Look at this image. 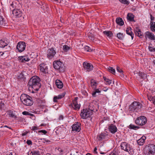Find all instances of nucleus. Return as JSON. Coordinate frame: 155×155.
<instances>
[{
    "label": "nucleus",
    "instance_id": "f257e3e1",
    "mask_svg": "<svg viewBox=\"0 0 155 155\" xmlns=\"http://www.w3.org/2000/svg\"><path fill=\"white\" fill-rule=\"evenodd\" d=\"M40 79L38 77L35 76L32 77L28 83L29 90H32L33 93H34L35 91H38L40 87Z\"/></svg>",
    "mask_w": 155,
    "mask_h": 155
},
{
    "label": "nucleus",
    "instance_id": "f03ea898",
    "mask_svg": "<svg viewBox=\"0 0 155 155\" xmlns=\"http://www.w3.org/2000/svg\"><path fill=\"white\" fill-rule=\"evenodd\" d=\"M20 100L22 103L26 106H31L33 104V101L31 97L25 94L21 95Z\"/></svg>",
    "mask_w": 155,
    "mask_h": 155
},
{
    "label": "nucleus",
    "instance_id": "7ed1b4c3",
    "mask_svg": "<svg viewBox=\"0 0 155 155\" xmlns=\"http://www.w3.org/2000/svg\"><path fill=\"white\" fill-rule=\"evenodd\" d=\"M142 107L140 103L136 101L134 102L129 107V110L133 112H138Z\"/></svg>",
    "mask_w": 155,
    "mask_h": 155
},
{
    "label": "nucleus",
    "instance_id": "20e7f679",
    "mask_svg": "<svg viewBox=\"0 0 155 155\" xmlns=\"http://www.w3.org/2000/svg\"><path fill=\"white\" fill-rule=\"evenodd\" d=\"M53 66L55 69L58 70L60 72H63L65 71V67L63 63L60 61H54Z\"/></svg>",
    "mask_w": 155,
    "mask_h": 155
},
{
    "label": "nucleus",
    "instance_id": "39448f33",
    "mask_svg": "<svg viewBox=\"0 0 155 155\" xmlns=\"http://www.w3.org/2000/svg\"><path fill=\"white\" fill-rule=\"evenodd\" d=\"M147 121V119L145 117L141 116L137 118L135 120V123L136 124L142 126L146 124Z\"/></svg>",
    "mask_w": 155,
    "mask_h": 155
},
{
    "label": "nucleus",
    "instance_id": "423d86ee",
    "mask_svg": "<svg viewBox=\"0 0 155 155\" xmlns=\"http://www.w3.org/2000/svg\"><path fill=\"white\" fill-rule=\"evenodd\" d=\"M144 154L145 155H154L155 154V145L153 144H149Z\"/></svg>",
    "mask_w": 155,
    "mask_h": 155
},
{
    "label": "nucleus",
    "instance_id": "0eeeda50",
    "mask_svg": "<svg viewBox=\"0 0 155 155\" xmlns=\"http://www.w3.org/2000/svg\"><path fill=\"white\" fill-rule=\"evenodd\" d=\"M92 110L89 109H83L82 111L81 112V116L83 119H86L87 118L90 117L92 114Z\"/></svg>",
    "mask_w": 155,
    "mask_h": 155
},
{
    "label": "nucleus",
    "instance_id": "6e6552de",
    "mask_svg": "<svg viewBox=\"0 0 155 155\" xmlns=\"http://www.w3.org/2000/svg\"><path fill=\"white\" fill-rule=\"evenodd\" d=\"M120 147L122 149L124 150L129 152L131 150V147L129 144L127 143L126 142H123L121 143L120 144Z\"/></svg>",
    "mask_w": 155,
    "mask_h": 155
},
{
    "label": "nucleus",
    "instance_id": "1a4fd4ad",
    "mask_svg": "<svg viewBox=\"0 0 155 155\" xmlns=\"http://www.w3.org/2000/svg\"><path fill=\"white\" fill-rule=\"evenodd\" d=\"M56 52L53 48L48 49L47 52V58L49 59H51L54 57Z\"/></svg>",
    "mask_w": 155,
    "mask_h": 155
},
{
    "label": "nucleus",
    "instance_id": "9d476101",
    "mask_svg": "<svg viewBox=\"0 0 155 155\" xmlns=\"http://www.w3.org/2000/svg\"><path fill=\"white\" fill-rule=\"evenodd\" d=\"M39 68L40 71L43 74H46L48 73V68L46 64L44 63H42L39 65Z\"/></svg>",
    "mask_w": 155,
    "mask_h": 155
},
{
    "label": "nucleus",
    "instance_id": "9b49d317",
    "mask_svg": "<svg viewBox=\"0 0 155 155\" xmlns=\"http://www.w3.org/2000/svg\"><path fill=\"white\" fill-rule=\"evenodd\" d=\"M26 45L24 42H19L17 46V48L19 52H22L25 49Z\"/></svg>",
    "mask_w": 155,
    "mask_h": 155
},
{
    "label": "nucleus",
    "instance_id": "f8f14e48",
    "mask_svg": "<svg viewBox=\"0 0 155 155\" xmlns=\"http://www.w3.org/2000/svg\"><path fill=\"white\" fill-rule=\"evenodd\" d=\"M78 97H75L74 99L72 101L71 104V107L76 110H78L80 107V104H78L77 101Z\"/></svg>",
    "mask_w": 155,
    "mask_h": 155
},
{
    "label": "nucleus",
    "instance_id": "ddd939ff",
    "mask_svg": "<svg viewBox=\"0 0 155 155\" xmlns=\"http://www.w3.org/2000/svg\"><path fill=\"white\" fill-rule=\"evenodd\" d=\"M83 66L84 70L86 71H89L93 69V65L86 62H85L83 63Z\"/></svg>",
    "mask_w": 155,
    "mask_h": 155
},
{
    "label": "nucleus",
    "instance_id": "4468645a",
    "mask_svg": "<svg viewBox=\"0 0 155 155\" xmlns=\"http://www.w3.org/2000/svg\"><path fill=\"white\" fill-rule=\"evenodd\" d=\"M108 135L107 133H102L99 135L97 139V140L102 141L104 139H107L108 138Z\"/></svg>",
    "mask_w": 155,
    "mask_h": 155
},
{
    "label": "nucleus",
    "instance_id": "2eb2a0df",
    "mask_svg": "<svg viewBox=\"0 0 155 155\" xmlns=\"http://www.w3.org/2000/svg\"><path fill=\"white\" fill-rule=\"evenodd\" d=\"M72 130L75 132H79L81 130V124L79 122L74 124L72 126Z\"/></svg>",
    "mask_w": 155,
    "mask_h": 155
},
{
    "label": "nucleus",
    "instance_id": "dca6fc26",
    "mask_svg": "<svg viewBox=\"0 0 155 155\" xmlns=\"http://www.w3.org/2000/svg\"><path fill=\"white\" fill-rule=\"evenodd\" d=\"M109 131L112 134H114L117 131V129L116 126L113 124H110L108 127Z\"/></svg>",
    "mask_w": 155,
    "mask_h": 155
},
{
    "label": "nucleus",
    "instance_id": "f3484780",
    "mask_svg": "<svg viewBox=\"0 0 155 155\" xmlns=\"http://www.w3.org/2000/svg\"><path fill=\"white\" fill-rule=\"evenodd\" d=\"M12 12L13 15L16 17H19L22 15L21 12L18 9H14Z\"/></svg>",
    "mask_w": 155,
    "mask_h": 155
},
{
    "label": "nucleus",
    "instance_id": "a211bd4d",
    "mask_svg": "<svg viewBox=\"0 0 155 155\" xmlns=\"http://www.w3.org/2000/svg\"><path fill=\"white\" fill-rule=\"evenodd\" d=\"M145 36L146 38L151 40H155V36L152 33L149 31H147L145 33Z\"/></svg>",
    "mask_w": 155,
    "mask_h": 155
},
{
    "label": "nucleus",
    "instance_id": "6ab92c4d",
    "mask_svg": "<svg viewBox=\"0 0 155 155\" xmlns=\"http://www.w3.org/2000/svg\"><path fill=\"white\" fill-rule=\"evenodd\" d=\"M71 49V48L70 46L66 45H63L62 48V52L65 54H68V52Z\"/></svg>",
    "mask_w": 155,
    "mask_h": 155
},
{
    "label": "nucleus",
    "instance_id": "aec40b11",
    "mask_svg": "<svg viewBox=\"0 0 155 155\" xmlns=\"http://www.w3.org/2000/svg\"><path fill=\"white\" fill-rule=\"evenodd\" d=\"M18 60L22 62H25L30 60V59L27 56H21L18 57Z\"/></svg>",
    "mask_w": 155,
    "mask_h": 155
},
{
    "label": "nucleus",
    "instance_id": "412c9836",
    "mask_svg": "<svg viewBox=\"0 0 155 155\" xmlns=\"http://www.w3.org/2000/svg\"><path fill=\"white\" fill-rule=\"evenodd\" d=\"M97 83L96 81L92 79L91 81V84L90 86L91 87L93 90L97 88Z\"/></svg>",
    "mask_w": 155,
    "mask_h": 155
},
{
    "label": "nucleus",
    "instance_id": "4be33fe9",
    "mask_svg": "<svg viewBox=\"0 0 155 155\" xmlns=\"http://www.w3.org/2000/svg\"><path fill=\"white\" fill-rule=\"evenodd\" d=\"M146 139V137L145 136H142L140 139H139L137 140V142L138 144L140 146L143 145L144 143L145 142V141Z\"/></svg>",
    "mask_w": 155,
    "mask_h": 155
},
{
    "label": "nucleus",
    "instance_id": "5701e85b",
    "mask_svg": "<svg viewBox=\"0 0 155 155\" xmlns=\"http://www.w3.org/2000/svg\"><path fill=\"white\" fill-rule=\"evenodd\" d=\"M8 44V41L6 40H0V47L4 48Z\"/></svg>",
    "mask_w": 155,
    "mask_h": 155
},
{
    "label": "nucleus",
    "instance_id": "b1692460",
    "mask_svg": "<svg viewBox=\"0 0 155 155\" xmlns=\"http://www.w3.org/2000/svg\"><path fill=\"white\" fill-rule=\"evenodd\" d=\"M103 33L104 35L109 38H111L113 36V33L111 31H104L103 32Z\"/></svg>",
    "mask_w": 155,
    "mask_h": 155
},
{
    "label": "nucleus",
    "instance_id": "393cba45",
    "mask_svg": "<svg viewBox=\"0 0 155 155\" xmlns=\"http://www.w3.org/2000/svg\"><path fill=\"white\" fill-rule=\"evenodd\" d=\"M58 88H61L63 87V84L62 82L59 80H57L55 82Z\"/></svg>",
    "mask_w": 155,
    "mask_h": 155
},
{
    "label": "nucleus",
    "instance_id": "a878e982",
    "mask_svg": "<svg viewBox=\"0 0 155 155\" xmlns=\"http://www.w3.org/2000/svg\"><path fill=\"white\" fill-rule=\"evenodd\" d=\"M127 19L130 21H134V15L131 13H128L127 16Z\"/></svg>",
    "mask_w": 155,
    "mask_h": 155
},
{
    "label": "nucleus",
    "instance_id": "bb28decb",
    "mask_svg": "<svg viewBox=\"0 0 155 155\" xmlns=\"http://www.w3.org/2000/svg\"><path fill=\"white\" fill-rule=\"evenodd\" d=\"M94 90L93 91L92 95L93 97H95L97 96V94H99L101 93V90L100 88L95 89H93Z\"/></svg>",
    "mask_w": 155,
    "mask_h": 155
},
{
    "label": "nucleus",
    "instance_id": "cd10ccee",
    "mask_svg": "<svg viewBox=\"0 0 155 155\" xmlns=\"http://www.w3.org/2000/svg\"><path fill=\"white\" fill-rule=\"evenodd\" d=\"M131 28L130 27L127 28L126 31L127 34L130 36L131 37L132 39H133L134 37V34L131 31Z\"/></svg>",
    "mask_w": 155,
    "mask_h": 155
},
{
    "label": "nucleus",
    "instance_id": "c85d7f7f",
    "mask_svg": "<svg viewBox=\"0 0 155 155\" xmlns=\"http://www.w3.org/2000/svg\"><path fill=\"white\" fill-rule=\"evenodd\" d=\"M116 23L120 26H122L124 24V22L122 19L121 18H117L116 20Z\"/></svg>",
    "mask_w": 155,
    "mask_h": 155
},
{
    "label": "nucleus",
    "instance_id": "c756f323",
    "mask_svg": "<svg viewBox=\"0 0 155 155\" xmlns=\"http://www.w3.org/2000/svg\"><path fill=\"white\" fill-rule=\"evenodd\" d=\"M135 32L136 35L138 37L142 38V33L140 29L138 28H136L135 31Z\"/></svg>",
    "mask_w": 155,
    "mask_h": 155
},
{
    "label": "nucleus",
    "instance_id": "7c9ffc66",
    "mask_svg": "<svg viewBox=\"0 0 155 155\" xmlns=\"http://www.w3.org/2000/svg\"><path fill=\"white\" fill-rule=\"evenodd\" d=\"M64 94H59L57 96L54 97V101L55 102H57L58 99H60L63 97L64 96Z\"/></svg>",
    "mask_w": 155,
    "mask_h": 155
},
{
    "label": "nucleus",
    "instance_id": "2f4dec72",
    "mask_svg": "<svg viewBox=\"0 0 155 155\" xmlns=\"http://www.w3.org/2000/svg\"><path fill=\"white\" fill-rule=\"evenodd\" d=\"M103 78L105 82V84L106 85H110L112 83L111 80L105 77H103Z\"/></svg>",
    "mask_w": 155,
    "mask_h": 155
},
{
    "label": "nucleus",
    "instance_id": "473e14b6",
    "mask_svg": "<svg viewBox=\"0 0 155 155\" xmlns=\"http://www.w3.org/2000/svg\"><path fill=\"white\" fill-rule=\"evenodd\" d=\"M8 114L9 116L11 117L15 118L17 117L15 115V114L13 111H10L9 112Z\"/></svg>",
    "mask_w": 155,
    "mask_h": 155
},
{
    "label": "nucleus",
    "instance_id": "72a5a7b5",
    "mask_svg": "<svg viewBox=\"0 0 155 155\" xmlns=\"http://www.w3.org/2000/svg\"><path fill=\"white\" fill-rule=\"evenodd\" d=\"M151 30L153 31H155V22L150 23Z\"/></svg>",
    "mask_w": 155,
    "mask_h": 155
},
{
    "label": "nucleus",
    "instance_id": "f704fd0d",
    "mask_svg": "<svg viewBox=\"0 0 155 155\" xmlns=\"http://www.w3.org/2000/svg\"><path fill=\"white\" fill-rule=\"evenodd\" d=\"M129 127L130 129L135 130H136L139 128V127L138 126H135V125L132 124H130L129 125Z\"/></svg>",
    "mask_w": 155,
    "mask_h": 155
},
{
    "label": "nucleus",
    "instance_id": "c9c22d12",
    "mask_svg": "<svg viewBox=\"0 0 155 155\" xmlns=\"http://www.w3.org/2000/svg\"><path fill=\"white\" fill-rule=\"evenodd\" d=\"M5 24V21L4 18L2 16H0V26L4 25Z\"/></svg>",
    "mask_w": 155,
    "mask_h": 155
},
{
    "label": "nucleus",
    "instance_id": "e433bc0d",
    "mask_svg": "<svg viewBox=\"0 0 155 155\" xmlns=\"http://www.w3.org/2000/svg\"><path fill=\"white\" fill-rule=\"evenodd\" d=\"M139 75L143 79H145L147 78L146 74L144 73L140 72L139 73Z\"/></svg>",
    "mask_w": 155,
    "mask_h": 155
},
{
    "label": "nucleus",
    "instance_id": "4c0bfd02",
    "mask_svg": "<svg viewBox=\"0 0 155 155\" xmlns=\"http://www.w3.org/2000/svg\"><path fill=\"white\" fill-rule=\"evenodd\" d=\"M28 155H40L39 152L38 151H33L28 153Z\"/></svg>",
    "mask_w": 155,
    "mask_h": 155
},
{
    "label": "nucleus",
    "instance_id": "58836bf2",
    "mask_svg": "<svg viewBox=\"0 0 155 155\" xmlns=\"http://www.w3.org/2000/svg\"><path fill=\"white\" fill-rule=\"evenodd\" d=\"M117 71L118 72H119L120 73V75L122 77H124V74L123 73V71L119 67H117Z\"/></svg>",
    "mask_w": 155,
    "mask_h": 155
},
{
    "label": "nucleus",
    "instance_id": "ea45409f",
    "mask_svg": "<svg viewBox=\"0 0 155 155\" xmlns=\"http://www.w3.org/2000/svg\"><path fill=\"white\" fill-rule=\"evenodd\" d=\"M109 71L112 73V74H114L115 72V69L111 67H109L108 68Z\"/></svg>",
    "mask_w": 155,
    "mask_h": 155
},
{
    "label": "nucleus",
    "instance_id": "a19ab883",
    "mask_svg": "<svg viewBox=\"0 0 155 155\" xmlns=\"http://www.w3.org/2000/svg\"><path fill=\"white\" fill-rule=\"evenodd\" d=\"M84 49L85 51L87 52H90L92 50L90 48L87 46H85L84 47Z\"/></svg>",
    "mask_w": 155,
    "mask_h": 155
},
{
    "label": "nucleus",
    "instance_id": "79ce46f5",
    "mask_svg": "<svg viewBox=\"0 0 155 155\" xmlns=\"http://www.w3.org/2000/svg\"><path fill=\"white\" fill-rule=\"evenodd\" d=\"M124 35L122 33H119L117 34V37L120 40H122L124 38Z\"/></svg>",
    "mask_w": 155,
    "mask_h": 155
},
{
    "label": "nucleus",
    "instance_id": "37998d69",
    "mask_svg": "<svg viewBox=\"0 0 155 155\" xmlns=\"http://www.w3.org/2000/svg\"><path fill=\"white\" fill-rule=\"evenodd\" d=\"M121 3L124 4L128 5L129 3V2L127 0H118Z\"/></svg>",
    "mask_w": 155,
    "mask_h": 155
},
{
    "label": "nucleus",
    "instance_id": "c03bdc74",
    "mask_svg": "<svg viewBox=\"0 0 155 155\" xmlns=\"http://www.w3.org/2000/svg\"><path fill=\"white\" fill-rule=\"evenodd\" d=\"M151 45H150L148 47L149 51L151 52L155 51V48L152 47Z\"/></svg>",
    "mask_w": 155,
    "mask_h": 155
},
{
    "label": "nucleus",
    "instance_id": "a18cd8bd",
    "mask_svg": "<svg viewBox=\"0 0 155 155\" xmlns=\"http://www.w3.org/2000/svg\"><path fill=\"white\" fill-rule=\"evenodd\" d=\"M37 101L38 103V106H41L43 105L44 102L42 100L40 99H38L37 100Z\"/></svg>",
    "mask_w": 155,
    "mask_h": 155
},
{
    "label": "nucleus",
    "instance_id": "49530a36",
    "mask_svg": "<svg viewBox=\"0 0 155 155\" xmlns=\"http://www.w3.org/2000/svg\"><path fill=\"white\" fill-rule=\"evenodd\" d=\"M150 101H151L155 105V96L150 97Z\"/></svg>",
    "mask_w": 155,
    "mask_h": 155
},
{
    "label": "nucleus",
    "instance_id": "de8ad7c7",
    "mask_svg": "<svg viewBox=\"0 0 155 155\" xmlns=\"http://www.w3.org/2000/svg\"><path fill=\"white\" fill-rule=\"evenodd\" d=\"M22 114L24 115H31L32 114L28 111H25L22 112Z\"/></svg>",
    "mask_w": 155,
    "mask_h": 155
},
{
    "label": "nucleus",
    "instance_id": "09e8293b",
    "mask_svg": "<svg viewBox=\"0 0 155 155\" xmlns=\"http://www.w3.org/2000/svg\"><path fill=\"white\" fill-rule=\"evenodd\" d=\"M109 155H119L117 152L116 151H113L111 152L109 154Z\"/></svg>",
    "mask_w": 155,
    "mask_h": 155
},
{
    "label": "nucleus",
    "instance_id": "8fccbe9b",
    "mask_svg": "<svg viewBox=\"0 0 155 155\" xmlns=\"http://www.w3.org/2000/svg\"><path fill=\"white\" fill-rule=\"evenodd\" d=\"M39 133H42L44 134H46L47 133V132L45 130H41L38 131Z\"/></svg>",
    "mask_w": 155,
    "mask_h": 155
},
{
    "label": "nucleus",
    "instance_id": "3c124183",
    "mask_svg": "<svg viewBox=\"0 0 155 155\" xmlns=\"http://www.w3.org/2000/svg\"><path fill=\"white\" fill-rule=\"evenodd\" d=\"M154 18L153 16L152 15H150V23H152V22H154Z\"/></svg>",
    "mask_w": 155,
    "mask_h": 155
},
{
    "label": "nucleus",
    "instance_id": "603ef678",
    "mask_svg": "<svg viewBox=\"0 0 155 155\" xmlns=\"http://www.w3.org/2000/svg\"><path fill=\"white\" fill-rule=\"evenodd\" d=\"M38 129V128L36 126H33L32 127L31 130H36Z\"/></svg>",
    "mask_w": 155,
    "mask_h": 155
},
{
    "label": "nucleus",
    "instance_id": "864d4df0",
    "mask_svg": "<svg viewBox=\"0 0 155 155\" xmlns=\"http://www.w3.org/2000/svg\"><path fill=\"white\" fill-rule=\"evenodd\" d=\"M27 143L28 145H30L32 144V142L30 140H28L27 141Z\"/></svg>",
    "mask_w": 155,
    "mask_h": 155
},
{
    "label": "nucleus",
    "instance_id": "5fc2aeb1",
    "mask_svg": "<svg viewBox=\"0 0 155 155\" xmlns=\"http://www.w3.org/2000/svg\"><path fill=\"white\" fill-rule=\"evenodd\" d=\"M89 38H90V39L92 41H94V37H93L92 36H89Z\"/></svg>",
    "mask_w": 155,
    "mask_h": 155
},
{
    "label": "nucleus",
    "instance_id": "6e6d98bb",
    "mask_svg": "<svg viewBox=\"0 0 155 155\" xmlns=\"http://www.w3.org/2000/svg\"><path fill=\"white\" fill-rule=\"evenodd\" d=\"M107 153V152L106 151H100V153L101 154H105Z\"/></svg>",
    "mask_w": 155,
    "mask_h": 155
},
{
    "label": "nucleus",
    "instance_id": "4d7b16f0",
    "mask_svg": "<svg viewBox=\"0 0 155 155\" xmlns=\"http://www.w3.org/2000/svg\"><path fill=\"white\" fill-rule=\"evenodd\" d=\"M97 148L96 147L94 148V153H97Z\"/></svg>",
    "mask_w": 155,
    "mask_h": 155
},
{
    "label": "nucleus",
    "instance_id": "13d9d810",
    "mask_svg": "<svg viewBox=\"0 0 155 155\" xmlns=\"http://www.w3.org/2000/svg\"><path fill=\"white\" fill-rule=\"evenodd\" d=\"M108 90V88L107 87H104L103 89V90L104 91H106Z\"/></svg>",
    "mask_w": 155,
    "mask_h": 155
},
{
    "label": "nucleus",
    "instance_id": "bf43d9fd",
    "mask_svg": "<svg viewBox=\"0 0 155 155\" xmlns=\"http://www.w3.org/2000/svg\"><path fill=\"white\" fill-rule=\"evenodd\" d=\"M43 140H44L46 142H50V141L49 140H47L46 139L43 138Z\"/></svg>",
    "mask_w": 155,
    "mask_h": 155
},
{
    "label": "nucleus",
    "instance_id": "052dcab7",
    "mask_svg": "<svg viewBox=\"0 0 155 155\" xmlns=\"http://www.w3.org/2000/svg\"><path fill=\"white\" fill-rule=\"evenodd\" d=\"M59 120H62L63 119V116H60L59 117Z\"/></svg>",
    "mask_w": 155,
    "mask_h": 155
},
{
    "label": "nucleus",
    "instance_id": "680f3d73",
    "mask_svg": "<svg viewBox=\"0 0 155 155\" xmlns=\"http://www.w3.org/2000/svg\"><path fill=\"white\" fill-rule=\"evenodd\" d=\"M4 54V53H3L2 52L0 51V56H2Z\"/></svg>",
    "mask_w": 155,
    "mask_h": 155
},
{
    "label": "nucleus",
    "instance_id": "e2e57ef3",
    "mask_svg": "<svg viewBox=\"0 0 155 155\" xmlns=\"http://www.w3.org/2000/svg\"><path fill=\"white\" fill-rule=\"evenodd\" d=\"M45 124H41L40 125V126H45Z\"/></svg>",
    "mask_w": 155,
    "mask_h": 155
},
{
    "label": "nucleus",
    "instance_id": "0e129e2a",
    "mask_svg": "<svg viewBox=\"0 0 155 155\" xmlns=\"http://www.w3.org/2000/svg\"><path fill=\"white\" fill-rule=\"evenodd\" d=\"M86 155H91L89 153H87V154H86Z\"/></svg>",
    "mask_w": 155,
    "mask_h": 155
},
{
    "label": "nucleus",
    "instance_id": "69168bd1",
    "mask_svg": "<svg viewBox=\"0 0 155 155\" xmlns=\"http://www.w3.org/2000/svg\"><path fill=\"white\" fill-rule=\"evenodd\" d=\"M11 6L12 7H13V5L12 4L11 5Z\"/></svg>",
    "mask_w": 155,
    "mask_h": 155
},
{
    "label": "nucleus",
    "instance_id": "338daca9",
    "mask_svg": "<svg viewBox=\"0 0 155 155\" xmlns=\"http://www.w3.org/2000/svg\"><path fill=\"white\" fill-rule=\"evenodd\" d=\"M5 127H8H8L7 126H5ZM9 128L10 129V127H9Z\"/></svg>",
    "mask_w": 155,
    "mask_h": 155
},
{
    "label": "nucleus",
    "instance_id": "774afa93",
    "mask_svg": "<svg viewBox=\"0 0 155 155\" xmlns=\"http://www.w3.org/2000/svg\"><path fill=\"white\" fill-rule=\"evenodd\" d=\"M113 84H114V81H113Z\"/></svg>",
    "mask_w": 155,
    "mask_h": 155
}]
</instances>
